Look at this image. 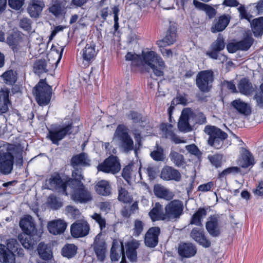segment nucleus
<instances>
[{"label": "nucleus", "mask_w": 263, "mask_h": 263, "mask_svg": "<svg viewBox=\"0 0 263 263\" xmlns=\"http://www.w3.org/2000/svg\"><path fill=\"white\" fill-rule=\"evenodd\" d=\"M141 58L142 63H140V65H147L157 77H161L164 74V70L165 68L164 62L155 52H142Z\"/></svg>", "instance_id": "obj_1"}, {"label": "nucleus", "mask_w": 263, "mask_h": 263, "mask_svg": "<svg viewBox=\"0 0 263 263\" xmlns=\"http://www.w3.org/2000/svg\"><path fill=\"white\" fill-rule=\"evenodd\" d=\"M128 128L124 125H119L114 133L113 140L116 141L120 149L124 153H129L134 150V143L129 135Z\"/></svg>", "instance_id": "obj_2"}, {"label": "nucleus", "mask_w": 263, "mask_h": 263, "mask_svg": "<svg viewBox=\"0 0 263 263\" xmlns=\"http://www.w3.org/2000/svg\"><path fill=\"white\" fill-rule=\"evenodd\" d=\"M184 205L182 201L175 199L169 202L164 208L166 221H176L183 213Z\"/></svg>", "instance_id": "obj_3"}, {"label": "nucleus", "mask_w": 263, "mask_h": 263, "mask_svg": "<svg viewBox=\"0 0 263 263\" xmlns=\"http://www.w3.org/2000/svg\"><path fill=\"white\" fill-rule=\"evenodd\" d=\"M33 93L36 101L40 105H47L50 102L51 95V88L45 81L40 80L34 88Z\"/></svg>", "instance_id": "obj_4"}, {"label": "nucleus", "mask_w": 263, "mask_h": 263, "mask_svg": "<svg viewBox=\"0 0 263 263\" xmlns=\"http://www.w3.org/2000/svg\"><path fill=\"white\" fill-rule=\"evenodd\" d=\"M204 132L210 136L208 144L217 149L220 148L222 146V143H219L217 144L218 139L224 140L228 137L227 133L214 126H206L204 128Z\"/></svg>", "instance_id": "obj_5"}, {"label": "nucleus", "mask_w": 263, "mask_h": 263, "mask_svg": "<svg viewBox=\"0 0 263 263\" xmlns=\"http://www.w3.org/2000/svg\"><path fill=\"white\" fill-rule=\"evenodd\" d=\"M213 81V72L212 70H203L199 72L196 79V84L202 92H208Z\"/></svg>", "instance_id": "obj_6"}, {"label": "nucleus", "mask_w": 263, "mask_h": 263, "mask_svg": "<svg viewBox=\"0 0 263 263\" xmlns=\"http://www.w3.org/2000/svg\"><path fill=\"white\" fill-rule=\"evenodd\" d=\"M97 168L99 171L115 174L120 171L121 165L118 158L112 156L100 164Z\"/></svg>", "instance_id": "obj_7"}, {"label": "nucleus", "mask_w": 263, "mask_h": 263, "mask_svg": "<svg viewBox=\"0 0 263 263\" xmlns=\"http://www.w3.org/2000/svg\"><path fill=\"white\" fill-rule=\"evenodd\" d=\"M72 124L71 123L66 125H63L50 130L48 137L55 144H59V141L63 139L66 135L71 133Z\"/></svg>", "instance_id": "obj_8"}, {"label": "nucleus", "mask_w": 263, "mask_h": 263, "mask_svg": "<svg viewBox=\"0 0 263 263\" xmlns=\"http://www.w3.org/2000/svg\"><path fill=\"white\" fill-rule=\"evenodd\" d=\"M193 117V112L190 108H186L182 110L178 122V127L180 132L187 133L192 130V128L190 123Z\"/></svg>", "instance_id": "obj_9"}, {"label": "nucleus", "mask_w": 263, "mask_h": 263, "mask_svg": "<svg viewBox=\"0 0 263 263\" xmlns=\"http://www.w3.org/2000/svg\"><path fill=\"white\" fill-rule=\"evenodd\" d=\"M89 231L88 223L84 220H78L71 225L70 233L75 238L83 237L88 235Z\"/></svg>", "instance_id": "obj_10"}, {"label": "nucleus", "mask_w": 263, "mask_h": 263, "mask_svg": "<svg viewBox=\"0 0 263 263\" xmlns=\"http://www.w3.org/2000/svg\"><path fill=\"white\" fill-rule=\"evenodd\" d=\"M75 190L72 195V199L77 202L86 203L91 201L92 199L91 195L84 186L82 185H78L74 186Z\"/></svg>", "instance_id": "obj_11"}, {"label": "nucleus", "mask_w": 263, "mask_h": 263, "mask_svg": "<svg viewBox=\"0 0 263 263\" xmlns=\"http://www.w3.org/2000/svg\"><path fill=\"white\" fill-rule=\"evenodd\" d=\"M190 237L204 248H207L211 246V241L205 235L203 227L193 228L191 232Z\"/></svg>", "instance_id": "obj_12"}, {"label": "nucleus", "mask_w": 263, "mask_h": 263, "mask_svg": "<svg viewBox=\"0 0 263 263\" xmlns=\"http://www.w3.org/2000/svg\"><path fill=\"white\" fill-rule=\"evenodd\" d=\"M25 35L20 31L14 32L7 39V44L14 52L17 51L24 45Z\"/></svg>", "instance_id": "obj_13"}, {"label": "nucleus", "mask_w": 263, "mask_h": 263, "mask_svg": "<svg viewBox=\"0 0 263 263\" xmlns=\"http://www.w3.org/2000/svg\"><path fill=\"white\" fill-rule=\"evenodd\" d=\"M160 234V229L155 227L150 228L144 236V243L149 248H154L158 243V236Z\"/></svg>", "instance_id": "obj_14"}, {"label": "nucleus", "mask_w": 263, "mask_h": 263, "mask_svg": "<svg viewBox=\"0 0 263 263\" xmlns=\"http://www.w3.org/2000/svg\"><path fill=\"white\" fill-rule=\"evenodd\" d=\"M13 156L9 152L4 153L0 157V171L5 174H9L13 168Z\"/></svg>", "instance_id": "obj_15"}, {"label": "nucleus", "mask_w": 263, "mask_h": 263, "mask_svg": "<svg viewBox=\"0 0 263 263\" xmlns=\"http://www.w3.org/2000/svg\"><path fill=\"white\" fill-rule=\"evenodd\" d=\"M160 177L165 180L179 181L181 178L180 172L172 166H165L161 170Z\"/></svg>", "instance_id": "obj_16"}, {"label": "nucleus", "mask_w": 263, "mask_h": 263, "mask_svg": "<svg viewBox=\"0 0 263 263\" xmlns=\"http://www.w3.org/2000/svg\"><path fill=\"white\" fill-rule=\"evenodd\" d=\"M66 228V222L61 219L50 221L47 224L49 232L53 235H60L63 233Z\"/></svg>", "instance_id": "obj_17"}, {"label": "nucleus", "mask_w": 263, "mask_h": 263, "mask_svg": "<svg viewBox=\"0 0 263 263\" xmlns=\"http://www.w3.org/2000/svg\"><path fill=\"white\" fill-rule=\"evenodd\" d=\"M205 228L209 234L213 237H218L221 233L218 219L215 216H211L208 219Z\"/></svg>", "instance_id": "obj_18"}, {"label": "nucleus", "mask_w": 263, "mask_h": 263, "mask_svg": "<svg viewBox=\"0 0 263 263\" xmlns=\"http://www.w3.org/2000/svg\"><path fill=\"white\" fill-rule=\"evenodd\" d=\"M93 248L98 259L101 261L104 260L106 252V243L104 240L100 238L99 235L95 237Z\"/></svg>", "instance_id": "obj_19"}, {"label": "nucleus", "mask_w": 263, "mask_h": 263, "mask_svg": "<svg viewBox=\"0 0 263 263\" xmlns=\"http://www.w3.org/2000/svg\"><path fill=\"white\" fill-rule=\"evenodd\" d=\"M176 28L174 25H170L165 36L161 41L157 42L159 47L169 46L173 44L176 40Z\"/></svg>", "instance_id": "obj_20"}, {"label": "nucleus", "mask_w": 263, "mask_h": 263, "mask_svg": "<svg viewBox=\"0 0 263 263\" xmlns=\"http://www.w3.org/2000/svg\"><path fill=\"white\" fill-rule=\"evenodd\" d=\"M20 226L25 234L32 235L36 232V228L31 216L27 215L20 221Z\"/></svg>", "instance_id": "obj_21"}, {"label": "nucleus", "mask_w": 263, "mask_h": 263, "mask_svg": "<svg viewBox=\"0 0 263 263\" xmlns=\"http://www.w3.org/2000/svg\"><path fill=\"white\" fill-rule=\"evenodd\" d=\"M197 252L196 247L192 243H182L178 247V253L182 257L190 258Z\"/></svg>", "instance_id": "obj_22"}, {"label": "nucleus", "mask_w": 263, "mask_h": 263, "mask_svg": "<svg viewBox=\"0 0 263 263\" xmlns=\"http://www.w3.org/2000/svg\"><path fill=\"white\" fill-rule=\"evenodd\" d=\"M154 192L158 198L170 201L174 197L175 194L170 190L160 184H156L154 187Z\"/></svg>", "instance_id": "obj_23"}, {"label": "nucleus", "mask_w": 263, "mask_h": 263, "mask_svg": "<svg viewBox=\"0 0 263 263\" xmlns=\"http://www.w3.org/2000/svg\"><path fill=\"white\" fill-rule=\"evenodd\" d=\"M148 215L153 221L163 220L166 221L165 211H163V206L159 202H156Z\"/></svg>", "instance_id": "obj_24"}, {"label": "nucleus", "mask_w": 263, "mask_h": 263, "mask_svg": "<svg viewBox=\"0 0 263 263\" xmlns=\"http://www.w3.org/2000/svg\"><path fill=\"white\" fill-rule=\"evenodd\" d=\"M230 21V17L227 15H222L218 19L215 20L214 24L211 28V31L213 33L223 31L228 25Z\"/></svg>", "instance_id": "obj_25"}, {"label": "nucleus", "mask_w": 263, "mask_h": 263, "mask_svg": "<svg viewBox=\"0 0 263 263\" xmlns=\"http://www.w3.org/2000/svg\"><path fill=\"white\" fill-rule=\"evenodd\" d=\"M139 241L136 240H132L126 243V254L127 258L131 261H135L136 260L137 256L136 249L139 248Z\"/></svg>", "instance_id": "obj_26"}, {"label": "nucleus", "mask_w": 263, "mask_h": 263, "mask_svg": "<svg viewBox=\"0 0 263 263\" xmlns=\"http://www.w3.org/2000/svg\"><path fill=\"white\" fill-rule=\"evenodd\" d=\"M44 6V3L42 1L32 0L28 7L27 10L31 17H36L41 13Z\"/></svg>", "instance_id": "obj_27"}, {"label": "nucleus", "mask_w": 263, "mask_h": 263, "mask_svg": "<svg viewBox=\"0 0 263 263\" xmlns=\"http://www.w3.org/2000/svg\"><path fill=\"white\" fill-rule=\"evenodd\" d=\"M50 187L52 190H60L67 195L66 192V184L61 179L59 175L52 176L49 180Z\"/></svg>", "instance_id": "obj_28"}, {"label": "nucleus", "mask_w": 263, "mask_h": 263, "mask_svg": "<svg viewBox=\"0 0 263 263\" xmlns=\"http://www.w3.org/2000/svg\"><path fill=\"white\" fill-rule=\"evenodd\" d=\"M89 160L86 154L81 153L73 156L71 160V164L73 168L79 166L89 165Z\"/></svg>", "instance_id": "obj_29"}, {"label": "nucleus", "mask_w": 263, "mask_h": 263, "mask_svg": "<svg viewBox=\"0 0 263 263\" xmlns=\"http://www.w3.org/2000/svg\"><path fill=\"white\" fill-rule=\"evenodd\" d=\"M162 130L165 133V137L170 139L176 144L185 143V141L181 140L178 136H177L173 130V126L171 124L166 123H163L161 125Z\"/></svg>", "instance_id": "obj_30"}, {"label": "nucleus", "mask_w": 263, "mask_h": 263, "mask_svg": "<svg viewBox=\"0 0 263 263\" xmlns=\"http://www.w3.org/2000/svg\"><path fill=\"white\" fill-rule=\"evenodd\" d=\"M95 190L97 194L103 196H108L111 193V186L107 180H102L95 185Z\"/></svg>", "instance_id": "obj_31"}, {"label": "nucleus", "mask_w": 263, "mask_h": 263, "mask_svg": "<svg viewBox=\"0 0 263 263\" xmlns=\"http://www.w3.org/2000/svg\"><path fill=\"white\" fill-rule=\"evenodd\" d=\"M231 104L240 114L249 115L251 112L250 106L240 99L233 101Z\"/></svg>", "instance_id": "obj_32"}, {"label": "nucleus", "mask_w": 263, "mask_h": 263, "mask_svg": "<svg viewBox=\"0 0 263 263\" xmlns=\"http://www.w3.org/2000/svg\"><path fill=\"white\" fill-rule=\"evenodd\" d=\"M255 163L253 156L251 153L245 148H242L241 151V159L239 160V165L246 168Z\"/></svg>", "instance_id": "obj_33"}, {"label": "nucleus", "mask_w": 263, "mask_h": 263, "mask_svg": "<svg viewBox=\"0 0 263 263\" xmlns=\"http://www.w3.org/2000/svg\"><path fill=\"white\" fill-rule=\"evenodd\" d=\"M37 252L40 257L45 260H50L52 257V252L50 246L41 242L37 247Z\"/></svg>", "instance_id": "obj_34"}, {"label": "nucleus", "mask_w": 263, "mask_h": 263, "mask_svg": "<svg viewBox=\"0 0 263 263\" xmlns=\"http://www.w3.org/2000/svg\"><path fill=\"white\" fill-rule=\"evenodd\" d=\"M206 215V210L205 209L201 208L198 209L192 216L190 224L202 227V219L205 217Z\"/></svg>", "instance_id": "obj_35"}, {"label": "nucleus", "mask_w": 263, "mask_h": 263, "mask_svg": "<svg viewBox=\"0 0 263 263\" xmlns=\"http://www.w3.org/2000/svg\"><path fill=\"white\" fill-rule=\"evenodd\" d=\"M9 91L2 89L0 90V112L5 113L9 109L10 102L8 99Z\"/></svg>", "instance_id": "obj_36"}, {"label": "nucleus", "mask_w": 263, "mask_h": 263, "mask_svg": "<svg viewBox=\"0 0 263 263\" xmlns=\"http://www.w3.org/2000/svg\"><path fill=\"white\" fill-rule=\"evenodd\" d=\"M20 245L15 239H10L7 240V249L8 250V253H11L14 255V253H17L19 256L24 255V250L19 248Z\"/></svg>", "instance_id": "obj_37"}, {"label": "nucleus", "mask_w": 263, "mask_h": 263, "mask_svg": "<svg viewBox=\"0 0 263 263\" xmlns=\"http://www.w3.org/2000/svg\"><path fill=\"white\" fill-rule=\"evenodd\" d=\"M251 29L255 36H258L263 33V17L252 20L250 22Z\"/></svg>", "instance_id": "obj_38"}, {"label": "nucleus", "mask_w": 263, "mask_h": 263, "mask_svg": "<svg viewBox=\"0 0 263 263\" xmlns=\"http://www.w3.org/2000/svg\"><path fill=\"white\" fill-rule=\"evenodd\" d=\"M95 45L91 42L87 43L83 50L82 57L86 61H90L96 55Z\"/></svg>", "instance_id": "obj_39"}, {"label": "nucleus", "mask_w": 263, "mask_h": 263, "mask_svg": "<svg viewBox=\"0 0 263 263\" xmlns=\"http://www.w3.org/2000/svg\"><path fill=\"white\" fill-rule=\"evenodd\" d=\"M238 88L240 93L246 96L250 95L254 91L252 84L246 79L240 81Z\"/></svg>", "instance_id": "obj_40"}, {"label": "nucleus", "mask_w": 263, "mask_h": 263, "mask_svg": "<svg viewBox=\"0 0 263 263\" xmlns=\"http://www.w3.org/2000/svg\"><path fill=\"white\" fill-rule=\"evenodd\" d=\"M193 4L196 8L204 11L210 18L214 17L216 15V10L207 4L196 0L193 1Z\"/></svg>", "instance_id": "obj_41"}, {"label": "nucleus", "mask_w": 263, "mask_h": 263, "mask_svg": "<svg viewBox=\"0 0 263 263\" xmlns=\"http://www.w3.org/2000/svg\"><path fill=\"white\" fill-rule=\"evenodd\" d=\"M0 261L4 263H14V255L8 253L5 250V246L0 244Z\"/></svg>", "instance_id": "obj_42"}, {"label": "nucleus", "mask_w": 263, "mask_h": 263, "mask_svg": "<svg viewBox=\"0 0 263 263\" xmlns=\"http://www.w3.org/2000/svg\"><path fill=\"white\" fill-rule=\"evenodd\" d=\"M72 177L73 179L69 180L68 183L72 184L74 186L78 185H82L83 183L81 181L83 179V176L82 175V169L79 167L73 168Z\"/></svg>", "instance_id": "obj_43"}, {"label": "nucleus", "mask_w": 263, "mask_h": 263, "mask_svg": "<svg viewBox=\"0 0 263 263\" xmlns=\"http://www.w3.org/2000/svg\"><path fill=\"white\" fill-rule=\"evenodd\" d=\"M18 239L22 246L27 249H32L35 244V241L32 238V235L24 234L20 235Z\"/></svg>", "instance_id": "obj_44"}, {"label": "nucleus", "mask_w": 263, "mask_h": 263, "mask_svg": "<svg viewBox=\"0 0 263 263\" xmlns=\"http://www.w3.org/2000/svg\"><path fill=\"white\" fill-rule=\"evenodd\" d=\"M169 158L176 166L179 167L185 164L183 156L173 150H171L169 154Z\"/></svg>", "instance_id": "obj_45"}, {"label": "nucleus", "mask_w": 263, "mask_h": 263, "mask_svg": "<svg viewBox=\"0 0 263 263\" xmlns=\"http://www.w3.org/2000/svg\"><path fill=\"white\" fill-rule=\"evenodd\" d=\"M118 200L124 203H131L133 201L132 196L128 191L122 186L118 187Z\"/></svg>", "instance_id": "obj_46"}, {"label": "nucleus", "mask_w": 263, "mask_h": 263, "mask_svg": "<svg viewBox=\"0 0 263 263\" xmlns=\"http://www.w3.org/2000/svg\"><path fill=\"white\" fill-rule=\"evenodd\" d=\"M254 40L252 37L250 33H247L244 39L238 42L239 49L241 50H247L251 46L253 43Z\"/></svg>", "instance_id": "obj_47"}, {"label": "nucleus", "mask_w": 263, "mask_h": 263, "mask_svg": "<svg viewBox=\"0 0 263 263\" xmlns=\"http://www.w3.org/2000/svg\"><path fill=\"white\" fill-rule=\"evenodd\" d=\"M150 156L153 160L156 161H163L165 159L164 149L158 144L156 145V149L151 152Z\"/></svg>", "instance_id": "obj_48"}, {"label": "nucleus", "mask_w": 263, "mask_h": 263, "mask_svg": "<svg viewBox=\"0 0 263 263\" xmlns=\"http://www.w3.org/2000/svg\"><path fill=\"white\" fill-rule=\"evenodd\" d=\"M77 247L73 244H67L62 250V255L67 258H71L77 253Z\"/></svg>", "instance_id": "obj_49"}, {"label": "nucleus", "mask_w": 263, "mask_h": 263, "mask_svg": "<svg viewBox=\"0 0 263 263\" xmlns=\"http://www.w3.org/2000/svg\"><path fill=\"white\" fill-rule=\"evenodd\" d=\"M47 203L48 205L53 210H58L63 205V202L61 200L53 195H51L48 197Z\"/></svg>", "instance_id": "obj_50"}, {"label": "nucleus", "mask_w": 263, "mask_h": 263, "mask_svg": "<svg viewBox=\"0 0 263 263\" xmlns=\"http://www.w3.org/2000/svg\"><path fill=\"white\" fill-rule=\"evenodd\" d=\"M47 64L45 60H39L34 64V72L39 74L48 71Z\"/></svg>", "instance_id": "obj_51"}, {"label": "nucleus", "mask_w": 263, "mask_h": 263, "mask_svg": "<svg viewBox=\"0 0 263 263\" xmlns=\"http://www.w3.org/2000/svg\"><path fill=\"white\" fill-rule=\"evenodd\" d=\"M224 47L225 44L223 36L219 34L217 40L211 45V48L213 50L220 51L224 48Z\"/></svg>", "instance_id": "obj_52"}, {"label": "nucleus", "mask_w": 263, "mask_h": 263, "mask_svg": "<svg viewBox=\"0 0 263 263\" xmlns=\"http://www.w3.org/2000/svg\"><path fill=\"white\" fill-rule=\"evenodd\" d=\"M31 24L32 22L30 19L24 17L20 20L18 25L23 30L30 32L32 29Z\"/></svg>", "instance_id": "obj_53"}, {"label": "nucleus", "mask_w": 263, "mask_h": 263, "mask_svg": "<svg viewBox=\"0 0 263 263\" xmlns=\"http://www.w3.org/2000/svg\"><path fill=\"white\" fill-rule=\"evenodd\" d=\"M2 77L6 83L9 84H14L16 81L15 73L12 70L4 72Z\"/></svg>", "instance_id": "obj_54"}, {"label": "nucleus", "mask_w": 263, "mask_h": 263, "mask_svg": "<svg viewBox=\"0 0 263 263\" xmlns=\"http://www.w3.org/2000/svg\"><path fill=\"white\" fill-rule=\"evenodd\" d=\"M126 61H132L133 64L139 66L140 63H142V58L140 55L136 54L132 52H128L125 55Z\"/></svg>", "instance_id": "obj_55"}, {"label": "nucleus", "mask_w": 263, "mask_h": 263, "mask_svg": "<svg viewBox=\"0 0 263 263\" xmlns=\"http://www.w3.org/2000/svg\"><path fill=\"white\" fill-rule=\"evenodd\" d=\"M144 229L143 222L137 219L134 221V226L133 228V235L135 237L139 236L143 232Z\"/></svg>", "instance_id": "obj_56"}, {"label": "nucleus", "mask_w": 263, "mask_h": 263, "mask_svg": "<svg viewBox=\"0 0 263 263\" xmlns=\"http://www.w3.org/2000/svg\"><path fill=\"white\" fill-rule=\"evenodd\" d=\"M118 249H119L118 242L114 241L110 249V258L112 261H117L120 257V254L117 252Z\"/></svg>", "instance_id": "obj_57"}, {"label": "nucleus", "mask_w": 263, "mask_h": 263, "mask_svg": "<svg viewBox=\"0 0 263 263\" xmlns=\"http://www.w3.org/2000/svg\"><path fill=\"white\" fill-rule=\"evenodd\" d=\"M240 172V170L238 167H237V166L230 167H228V168L225 169L222 172L219 173L218 174V178H222L228 174L238 173Z\"/></svg>", "instance_id": "obj_58"}, {"label": "nucleus", "mask_w": 263, "mask_h": 263, "mask_svg": "<svg viewBox=\"0 0 263 263\" xmlns=\"http://www.w3.org/2000/svg\"><path fill=\"white\" fill-rule=\"evenodd\" d=\"M222 158V156L218 154L208 156V159L211 164L216 167L221 166Z\"/></svg>", "instance_id": "obj_59"}, {"label": "nucleus", "mask_w": 263, "mask_h": 263, "mask_svg": "<svg viewBox=\"0 0 263 263\" xmlns=\"http://www.w3.org/2000/svg\"><path fill=\"white\" fill-rule=\"evenodd\" d=\"M219 51L211 49V51H207L206 54L213 59H219L222 62L227 60V58L223 54H219Z\"/></svg>", "instance_id": "obj_60"}, {"label": "nucleus", "mask_w": 263, "mask_h": 263, "mask_svg": "<svg viewBox=\"0 0 263 263\" xmlns=\"http://www.w3.org/2000/svg\"><path fill=\"white\" fill-rule=\"evenodd\" d=\"M193 119L195 120V123L199 124H204L206 121L205 116L201 112H193V117L192 118V120Z\"/></svg>", "instance_id": "obj_61"}, {"label": "nucleus", "mask_w": 263, "mask_h": 263, "mask_svg": "<svg viewBox=\"0 0 263 263\" xmlns=\"http://www.w3.org/2000/svg\"><path fill=\"white\" fill-rule=\"evenodd\" d=\"M91 218L95 220L96 222L99 224L101 230L105 228L106 227V221L99 214L94 213Z\"/></svg>", "instance_id": "obj_62"}, {"label": "nucleus", "mask_w": 263, "mask_h": 263, "mask_svg": "<svg viewBox=\"0 0 263 263\" xmlns=\"http://www.w3.org/2000/svg\"><path fill=\"white\" fill-rule=\"evenodd\" d=\"M10 7L16 10H19L24 4V0H8Z\"/></svg>", "instance_id": "obj_63"}, {"label": "nucleus", "mask_w": 263, "mask_h": 263, "mask_svg": "<svg viewBox=\"0 0 263 263\" xmlns=\"http://www.w3.org/2000/svg\"><path fill=\"white\" fill-rule=\"evenodd\" d=\"M238 10L240 14V16L241 18H245L250 22V18L251 16L248 14L243 5H241L238 8Z\"/></svg>", "instance_id": "obj_64"}]
</instances>
